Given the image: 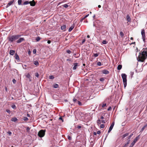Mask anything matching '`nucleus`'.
Here are the masks:
<instances>
[{
  "label": "nucleus",
  "instance_id": "f257e3e1",
  "mask_svg": "<svg viewBox=\"0 0 147 147\" xmlns=\"http://www.w3.org/2000/svg\"><path fill=\"white\" fill-rule=\"evenodd\" d=\"M147 58V48H143L139 53L137 60L138 61L143 62Z\"/></svg>",
  "mask_w": 147,
  "mask_h": 147
},
{
  "label": "nucleus",
  "instance_id": "f03ea898",
  "mask_svg": "<svg viewBox=\"0 0 147 147\" xmlns=\"http://www.w3.org/2000/svg\"><path fill=\"white\" fill-rule=\"evenodd\" d=\"M21 36V35H20L17 34L10 36L8 37L9 41L10 42H13V41L18 39Z\"/></svg>",
  "mask_w": 147,
  "mask_h": 147
},
{
  "label": "nucleus",
  "instance_id": "7ed1b4c3",
  "mask_svg": "<svg viewBox=\"0 0 147 147\" xmlns=\"http://www.w3.org/2000/svg\"><path fill=\"white\" fill-rule=\"evenodd\" d=\"M121 76L123 79L124 87V88H125L127 84V80L126 79L127 76L125 74H122Z\"/></svg>",
  "mask_w": 147,
  "mask_h": 147
},
{
  "label": "nucleus",
  "instance_id": "20e7f679",
  "mask_svg": "<svg viewBox=\"0 0 147 147\" xmlns=\"http://www.w3.org/2000/svg\"><path fill=\"white\" fill-rule=\"evenodd\" d=\"M46 131L45 129L40 130L38 133V136L40 138L44 137Z\"/></svg>",
  "mask_w": 147,
  "mask_h": 147
},
{
  "label": "nucleus",
  "instance_id": "39448f33",
  "mask_svg": "<svg viewBox=\"0 0 147 147\" xmlns=\"http://www.w3.org/2000/svg\"><path fill=\"white\" fill-rule=\"evenodd\" d=\"M141 34L142 36V38L144 42H145L146 36L145 30L144 29H142V30Z\"/></svg>",
  "mask_w": 147,
  "mask_h": 147
},
{
  "label": "nucleus",
  "instance_id": "423d86ee",
  "mask_svg": "<svg viewBox=\"0 0 147 147\" xmlns=\"http://www.w3.org/2000/svg\"><path fill=\"white\" fill-rule=\"evenodd\" d=\"M114 125V122H113L111 124V125L109 128V129L108 131V133H109L111 131L112 129L113 128V127Z\"/></svg>",
  "mask_w": 147,
  "mask_h": 147
},
{
  "label": "nucleus",
  "instance_id": "0eeeda50",
  "mask_svg": "<svg viewBox=\"0 0 147 147\" xmlns=\"http://www.w3.org/2000/svg\"><path fill=\"white\" fill-rule=\"evenodd\" d=\"M14 1H15V0H12V1H11L9 3H8L6 7V8H7L9 6L13 4V2Z\"/></svg>",
  "mask_w": 147,
  "mask_h": 147
},
{
  "label": "nucleus",
  "instance_id": "6e6552de",
  "mask_svg": "<svg viewBox=\"0 0 147 147\" xmlns=\"http://www.w3.org/2000/svg\"><path fill=\"white\" fill-rule=\"evenodd\" d=\"M25 39L23 38H20L17 41V42L18 43H20L21 42H22L24 41Z\"/></svg>",
  "mask_w": 147,
  "mask_h": 147
},
{
  "label": "nucleus",
  "instance_id": "1a4fd4ad",
  "mask_svg": "<svg viewBox=\"0 0 147 147\" xmlns=\"http://www.w3.org/2000/svg\"><path fill=\"white\" fill-rule=\"evenodd\" d=\"M29 3L31 6H34L36 5V3L34 0H33L32 1H30Z\"/></svg>",
  "mask_w": 147,
  "mask_h": 147
},
{
  "label": "nucleus",
  "instance_id": "9d476101",
  "mask_svg": "<svg viewBox=\"0 0 147 147\" xmlns=\"http://www.w3.org/2000/svg\"><path fill=\"white\" fill-rule=\"evenodd\" d=\"M140 135H138V136L136 137L135 139L133 141L135 144L137 142V141L139 140L140 138Z\"/></svg>",
  "mask_w": 147,
  "mask_h": 147
},
{
  "label": "nucleus",
  "instance_id": "9b49d317",
  "mask_svg": "<svg viewBox=\"0 0 147 147\" xmlns=\"http://www.w3.org/2000/svg\"><path fill=\"white\" fill-rule=\"evenodd\" d=\"M79 66L78 63H75L74 64V66L73 67V69L74 70H75L77 68V66Z\"/></svg>",
  "mask_w": 147,
  "mask_h": 147
},
{
  "label": "nucleus",
  "instance_id": "f8f14e48",
  "mask_svg": "<svg viewBox=\"0 0 147 147\" xmlns=\"http://www.w3.org/2000/svg\"><path fill=\"white\" fill-rule=\"evenodd\" d=\"M102 72L105 74H107L109 73V71H108L105 69L102 70Z\"/></svg>",
  "mask_w": 147,
  "mask_h": 147
},
{
  "label": "nucleus",
  "instance_id": "ddd939ff",
  "mask_svg": "<svg viewBox=\"0 0 147 147\" xmlns=\"http://www.w3.org/2000/svg\"><path fill=\"white\" fill-rule=\"evenodd\" d=\"M74 24H73L69 28L68 30V31L69 32L71 31L74 29Z\"/></svg>",
  "mask_w": 147,
  "mask_h": 147
},
{
  "label": "nucleus",
  "instance_id": "4468645a",
  "mask_svg": "<svg viewBox=\"0 0 147 147\" xmlns=\"http://www.w3.org/2000/svg\"><path fill=\"white\" fill-rule=\"evenodd\" d=\"M26 77L29 78V80L30 81H31V77L30 74L29 73H28L26 75Z\"/></svg>",
  "mask_w": 147,
  "mask_h": 147
},
{
  "label": "nucleus",
  "instance_id": "2eb2a0df",
  "mask_svg": "<svg viewBox=\"0 0 147 147\" xmlns=\"http://www.w3.org/2000/svg\"><path fill=\"white\" fill-rule=\"evenodd\" d=\"M126 19L128 22H131V18L129 15H127Z\"/></svg>",
  "mask_w": 147,
  "mask_h": 147
},
{
  "label": "nucleus",
  "instance_id": "dca6fc26",
  "mask_svg": "<svg viewBox=\"0 0 147 147\" xmlns=\"http://www.w3.org/2000/svg\"><path fill=\"white\" fill-rule=\"evenodd\" d=\"M14 57H15V59L18 61H19V56L18 55L17 53H16Z\"/></svg>",
  "mask_w": 147,
  "mask_h": 147
},
{
  "label": "nucleus",
  "instance_id": "f3484780",
  "mask_svg": "<svg viewBox=\"0 0 147 147\" xmlns=\"http://www.w3.org/2000/svg\"><path fill=\"white\" fill-rule=\"evenodd\" d=\"M15 53V51L12 50H11L10 51L9 54L10 55H13Z\"/></svg>",
  "mask_w": 147,
  "mask_h": 147
},
{
  "label": "nucleus",
  "instance_id": "a211bd4d",
  "mask_svg": "<svg viewBox=\"0 0 147 147\" xmlns=\"http://www.w3.org/2000/svg\"><path fill=\"white\" fill-rule=\"evenodd\" d=\"M53 87L55 88H59V86L57 84H55L53 85Z\"/></svg>",
  "mask_w": 147,
  "mask_h": 147
},
{
  "label": "nucleus",
  "instance_id": "6ab92c4d",
  "mask_svg": "<svg viewBox=\"0 0 147 147\" xmlns=\"http://www.w3.org/2000/svg\"><path fill=\"white\" fill-rule=\"evenodd\" d=\"M34 63L36 66H38L39 65V63L37 61H34Z\"/></svg>",
  "mask_w": 147,
  "mask_h": 147
},
{
  "label": "nucleus",
  "instance_id": "aec40b11",
  "mask_svg": "<svg viewBox=\"0 0 147 147\" xmlns=\"http://www.w3.org/2000/svg\"><path fill=\"white\" fill-rule=\"evenodd\" d=\"M66 28V25H63L61 27V30H63L64 31L65 30Z\"/></svg>",
  "mask_w": 147,
  "mask_h": 147
},
{
  "label": "nucleus",
  "instance_id": "412c9836",
  "mask_svg": "<svg viewBox=\"0 0 147 147\" xmlns=\"http://www.w3.org/2000/svg\"><path fill=\"white\" fill-rule=\"evenodd\" d=\"M130 142V140H129L125 144L123 147H126L128 145L129 143Z\"/></svg>",
  "mask_w": 147,
  "mask_h": 147
},
{
  "label": "nucleus",
  "instance_id": "4be33fe9",
  "mask_svg": "<svg viewBox=\"0 0 147 147\" xmlns=\"http://www.w3.org/2000/svg\"><path fill=\"white\" fill-rule=\"evenodd\" d=\"M122 67V65H119L117 66V69L118 70H120L121 69Z\"/></svg>",
  "mask_w": 147,
  "mask_h": 147
},
{
  "label": "nucleus",
  "instance_id": "5701e85b",
  "mask_svg": "<svg viewBox=\"0 0 147 147\" xmlns=\"http://www.w3.org/2000/svg\"><path fill=\"white\" fill-rule=\"evenodd\" d=\"M147 126V124L145 125L142 128L141 131H142L145 129V128Z\"/></svg>",
  "mask_w": 147,
  "mask_h": 147
},
{
  "label": "nucleus",
  "instance_id": "b1692460",
  "mask_svg": "<svg viewBox=\"0 0 147 147\" xmlns=\"http://www.w3.org/2000/svg\"><path fill=\"white\" fill-rule=\"evenodd\" d=\"M17 119L16 117H13L12 118L11 120L15 122L17 121Z\"/></svg>",
  "mask_w": 147,
  "mask_h": 147
},
{
  "label": "nucleus",
  "instance_id": "393cba45",
  "mask_svg": "<svg viewBox=\"0 0 147 147\" xmlns=\"http://www.w3.org/2000/svg\"><path fill=\"white\" fill-rule=\"evenodd\" d=\"M128 135H129V134L128 133H126V134H124L122 136V138H124L125 137L127 136Z\"/></svg>",
  "mask_w": 147,
  "mask_h": 147
},
{
  "label": "nucleus",
  "instance_id": "a878e982",
  "mask_svg": "<svg viewBox=\"0 0 147 147\" xmlns=\"http://www.w3.org/2000/svg\"><path fill=\"white\" fill-rule=\"evenodd\" d=\"M41 38L39 36H37L36 37V41H39L40 39Z\"/></svg>",
  "mask_w": 147,
  "mask_h": 147
},
{
  "label": "nucleus",
  "instance_id": "bb28decb",
  "mask_svg": "<svg viewBox=\"0 0 147 147\" xmlns=\"http://www.w3.org/2000/svg\"><path fill=\"white\" fill-rule=\"evenodd\" d=\"M120 35L121 37H123L124 36V34L122 31H121L120 32Z\"/></svg>",
  "mask_w": 147,
  "mask_h": 147
},
{
  "label": "nucleus",
  "instance_id": "cd10ccee",
  "mask_svg": "<svg viewBox=\"0 0 147 147\" xmlns=\"http://www.w3.org/2000/svg\"><path fill=\"white\" fill-rule=\"evenodd\" d=\"M29 3V2L28 1H26L24 3L23 5H26L28 4Z\"/></svg>",
  "mask_w": 147,
  "mask_h": 147
},
{
  "label": "nucleus",
  "instance_id": "c85d7f7f",
  "mask_svg": "<svg viewBox=\"0 0 147 147\" xmlns=\"http://www.w3.org/2000/svg\"><path fill=\"white\" fill-rule=\"evenodd\" d=\"M99 53H94L93 54V56L94 57H97L98 56V55H99Z\"/></svg>",
  "mask_w": 147,
  "mask_h": 147
},
{
  "label": "nucleus",
  "instance_id": "c756f323",
  "mask_svg": "<svg viewBox=\"0 0 147 147\" xmlns=\"http://www.w3.org/2000/svg\"><path fill=\"white\" fill-rule=\"evenodd\" d=\"M107 106V104L106 103H103L102 105V108H104L105 107H106Z\"/></svg>",
  "mask_w": 147,
  "mask_h": 147
},
{
  "label": "nucleus",
  "instance_id": "7c9ffc66",
  "mask_svg": "<svg viewBox=\"0 0 147 147\" xmlns=\"http://www.w3.org/2000/svg\"><path fill=\"white\" fill-rule=\"evenodd\" d=\"M135 143L132 142L130 146L129 147H133L134 145L135 144Z\"/></svg>",
  "mask_w": 147,
  "mask_h": 147
},
{
  "label": "nucleus",
  "instance_id": "2f4dec72",
  "mask_svg": "<svg viewBox=\"0 0 147 147\" xmlns=\"http://www.w3.org/2000/svg\"><path fill=\"white\" fill-rule=\"evenodd\" d=\"M22 0H18V3L19 5H20L21 4Z\"/></svg>",
  "mask_w": 147,
  "mask_h": 147
},
{
  "label": "nucleus",
  "instance_id": "473e14b6",
  "mask_svg": "<svg viewBox=\"0 0 147 147\" xmlns=\"http://www.w3.org/2000/svg\"><path fill=\"white\" fill-rule=\"evenodd\" d=\"M23 119L25 121H27L28 119L27 117H24Z\"/></svg>",
  "mask_w": 147,
  "mask_h": 147
},
{
  "label": "nucleus",
  "instance_id": "72a5a7b5",
  "mask_svg": "<svg viewBox=\"0 0 147 147\" xmlns=\"http://www.w3.org/2000/svg\"><path fill=\"white\" fill-rule=\"evenodd\" d=\"M54 78L53 76H49V78L50 79H53Z\"/></svg>",
  "mask_w": 147,
  "mask_h": 147
},
{
  "label": "nucleus",
  "instance_id": "f704fd0d",
  "mask_svg": "<svg viewBox=\"0 0 147 147\" xmlns=\"http://www.w3.org/2000/svg\"><path fill=\"white\" fill-rule=\"evenodd\" d=\"M97 123L98 124H99L101 123V121L100 119H98L97 121Z\"/></svg>",
  "mask_w": 147,
  "mask_h": 147
},
{
  "label": "nucleus",
  "instance_id": "c9c22d12",
  "mask_svg": "<svg viewBox=\"0 0 147 147\" xmlns=\"http://www.w3.org/2000/svg\"><path fill=\"white\" fill-rule=\"evenodd\" d=\"M35 76L37 78H39V74L38 73H36L35 74Z\"/></svg>",
  "mask_w": 147,
  "mask_h": 147
},
{
  "label": "nucleus",
  "instance_id": "e433bc0d",
  "mask_svg": "<svg viewBox=\"0 0 147 147\" xmlns=\"http://www.w3.org/2000/svg\"><path fill=\"white\" fill-rule=\"evenodd\" d=\"M99 80L100 81L103 82L105 80V79L104 78H101Z\"/></svg>",
  "mask_w": 147,
  "mask_h": 147
},
{
  "label": "nucleus",
  "instance_id": "4c0bfd02",
  "mask_svg": "<svg viewBox=\"0 0 147 147\" xmlns=\"http://www.w3.org/2000/svg\"><path fill=\"white\" fill-rule=\"evenodd\" d=\"M62 6L65 8H67V7H69V5H68L67 4H65L63 5Z\"/></svg>",
  "mask_w": 147,
  "mask_h": 147
},
{
  "label": "nucleus",
  "instance_id": "58836bf2",
  "mask_svg": "<svg viewBox=\"0 0 147 147\" xmlns=\"http://www.w3.org/2000/svg\"><path fill=\"white\" fill-rule=\"evenodd\" d=\"M102 43L103 44H106L107 43V42L106 40H104L103 41Z\"/></svg>",
  "mask_w": 147,
  "mask_h": 147
},
{
  "label": "nucleus",
  "instance_id": "ea45409f",
  "mask_svg": "<svg viewBox=\"0 0 147 147\" xmlns=\"http://www.w3.org/2000/svg\"><path fill=\"white\" fill-rule=\"evenodd\" d=\"M73 102L75 103V102H77L78 101L76 99V98H74L73 99Z\"/></svg>",
  "mask_w": 147,
  "mask_h": 147
},
{
  "label": "nucleus",
  "instance_id": "a19ab883",
  "mask_svg": "<svg viewBox=\"0 0 147 147\" xmlns=\"http://www.w3.org/2000/svg\"><path fill=\"white\" fill-rule=\"evenodd\" d=\"M133 134H131L130 135H129L128 137V139L130 140V139L131 138V137L133 136Z\"/></svg>",
  "mask_w": 147,
  "mask_h": 147
},
{
  "label": "nucleus",
  "instance_id": "79ce46f5",
  "mask_svg": "<svg viewBox=\"0 0 147 147\" xmlns=\"http://www.w3.org/2000/svg\"><path fill=\"white\" fill-rule=\"evenodd\" d=\"M67 138L69 140H71V138L69 136H67Z\"/></svg>",
  "mask_w": 147,
  "mask_h": 147
},
{
  "label": "nucleus",
  "instance_id": "37998d69",
  "mask_svg": "<svg viewBox=\"0 0 147 147\" xmlns=\"http://www.w3.org/2000/svg\"><path fill=\"white\" fill-rule=\"evenodd\" d=\"M97 65L98 66H100L101 65V63L100 62H98L97 63Z\"/></svg>",
  "mask_w": 147,
  "mask_h": 147
},
{
  "label": "nucleus",
  "instance_id": "c03bdc74",
  "mask_svg": "<svg viewBox=\"0 0 147 147\" xmlns=\"http://www.w3.org/2000/svg\"><path fill=\"white\" fill-rule=\"evenodd\" d=\"M30 129L29 127H27L26 128V130L27 132H29Z\"/></svg>",
  "mask_w": 147,
  "mask_h": 147
},
{
  "label": "nucleus",
  "instance_id": "a18cd8bd",
  "mask_svg": "<svg viewBox=\"0 0 147 147\" xmlns=\"http://www.w3.org/2000/svg\"><path fill=\"white\" fill-rule=\"evenodd\" d=\"M104 127H105V125L103 124H102L100 125V127L101 128H103Z\"/></svg>",
  "mask_w": 147,
  "mask_h": 147
},
{
  "label": "nucleus",
  "instance_id": "49530a36",
  "mask_svg": "<svg viewBox=\"0 0 147 147\" xmlns=\"http://www.w3.org/2000/svg\"><path fill=\"white\" fill-rule=\"evenodd\" d=\"M85 41H86V40H85V39H83V40L82 41V45L83 44V43L85 42Z\"/></svg>",
  "mask_w": 147,
  "mask_h": 147
},
{
  "label": "nucleus",
  "instance_id": "de8ad7c7",
  "mask_svg": "<svg viewBox=\"0 0 147 147\" xmlns=\"http://www.w3.org/2000/svg\"><path fill=\"white\" fill-rule=\"evenodd\" d=\"M66 52L68 54H70L71 53V51L69 50H67L66 51Z\"/></svg>",
  "mask_w": 147,
  "mask_h": 147
},
{
  "label": "nucleus",
  "instance_id": "09e8293b",
  "mask_svg": "<svg viewBox=\"0 0 147 147\" xmlns=\"http://www.w3.org/2000/svg\"><path fill=\"white\" fill-rule=\"evenodd\" d=\"M77 102H78V105H82V103L81 102H80V101H77Z\"/></svg>",
  "mask_w": 147,
  "mask_h": 147
},
{
  "label": "nucleus",
  "instance_id": "8fccbe9b",
  "mask_svg": "<svg viewBox=\"0 0 147 147\" xmlns=\"http://www.w3.org/2000/svg\"><path fill=\"white\" fill-rule=\"evenodd\" d=\"M11 107L13 108L14 109H15L16 108V106L15 105H13Z\"/></svg>",
  "mask_w": 147,
  "mask_h": 147
},
{
  "label": "nucleus",
  "instance_id": "3c124183",
  "mask_svg": "<svg viewBox=\"0 0 147 147\" xmlns=\"http://www.w3.org/2000/svg\"><path fill=\"white\" fill-rule=\"evenodd\" d=\"M12 81L14 84H15L16 82V81L15 79H13V80Z\"/></svg>",
  "mask_w": 147,
  "mask_h": 147
},
{
  "label": "nucleus",
  "instance_id": "603ef678",
  "mask_svg": "<svg viewBox=\"0 0 147 147\" xmlns=\"http://www.w3.org/2000/svg\"><path fill=\"white\" fill-rule=\"evenodd\" d=\"M132 44H134V45L135 46V45H136V42H132L130 44V45H131Z\"/></svg>",
  "mask_w": 147,
  "mask_h": 147
},
{
  "label": "nucleus",
  "instance_id": "864d4df0",
  "mask_svg": "<svg viewBox=\"0 0 147 147\" xmlns=\"http://www.w3.org/2000/svg\"><path fill=\"white\" fill-rule=\"evenodd\" d=\"M111 107H109L107 109L108 111H111Z\"/></svg>",
  "mask_w": 147,
  "mask_h": 147
},
{
  "label": "nucleus",
  "instance_id": "5fc2aeb1",
  "mask_svg": "<svg viewBox=\"0 0 147 147\" xmlns=\"http://www.w3.org/2000/svg\"><path fill=\"white\" fill-rule=\"evenodd\" d=\"M77 128L78 129H80L81 128V126L80 125H78L77 126Z\"/></svg>",
  "mask_w": 147,
  "mask_h": 147
},
{
  "label": "nucleus",
  "instance_id": "6e6d98bb",
  "mask_svg": "<svg viewBox=\"0 0 147 147\" xmlns=\"http://www.w3.org/2000/svg\"><path fill=\"white\" fill-rule=\"evenodd\" d=\"M36 52V49H34L33 51V53L34 54H35Z\"/></svg>",
  "mask_w": 147,
  "mask_h": 147
},
{
  "label": "nucleus",
  "instance_id": "4d7b16f0",
  "mask_svg": "<svg viewBox=\"0 0 147 147\" xmlns=\"http://www.w3.org/2000/svg\"><path fill=\"white\" fill-rule=\"evenodd\" d=\"M7 133L9 135H11V132L10 131H8Z\"/></svg>",
  "mask_w": 147,
  "mask_h": 147
},
{
  "label": "nucleus",
  "instance_id": "13d9d810",
  "mask_svg": "<svg viewBox=\"0 0 147 147\" xmlns=\"http://www.w3.org/2000/svg\"><path fill=\"white\" fill-rule=\"evenodd\" d=\"M101 132L100 131H98L97 132V134H99Z\"/></svg>",
  "mask_w": 147,
  "mask_h": 147
},
{
  "label": "nucleus",
  "instance_id": "bf43d9fd",
  "mask_svg": "<svg viewBox=\"0 0 147 147\" xmlns=\"http://www.w3.org/2000/svg\"><path fill=\"white\" fill-rule=\"evenodd\" d=\"M5 90L6 92H7V89L6 86H5Z\"/></svg>",
  "mask_w": 147,
  "mask_h": 147
},
{
  "label": "nucleus",
  "instance_id": "052dcab7",
  "mask_svg": "<svg viewBox=\"0 0 147 147\" xmlns=\"http://www.w3.org/2000/svg\"><path fill=\"white\" fill-rule=\"evenodd\" d=\"M51 43V41L50 40H48V41H47V43L48 44H50Z\"/></svg>",
  "mask_w": 147,
  "mask_h": 147
},
{
  "label": "nucleus",
  "instance_id": "680f3d73",
  "mask_svg": "<svg viewBox=\"0 0 147 147\" xmlns=\"http://www.w3.org/2000/svg\"><path fill=\"white\" fill-rule=\"evenodd\" d=\"M6 111L9 113L10 112V111L8 109L6 110Z\"/></svg>",
  "mask_w": 147,
  "mask_h": 147
},
{
  "label": "nucleus",
  "instance_id": "e2e57ef3",
  "mask_svg": "<svg viewBox=\"0 0 147 147\" xmlns=\"http://www.w3.org/2000/svg\"><path fill=\"white\" fill-rule=\"evenodd\" d=\"M85 18H84V17L82 19H81V21H83Z\"/></svg>",
  "mask_w": 147,
  "mask_h": 147
},
{
  "label": "nucleus",
  "instance_id": "0e129e2a",
  "mask_svg": "<svg viewBox=\"0 0 147 147\" xmlns=\"http://www.w3.org/2000/svg\"><path fill=\"white\" fill-rule=\"evenodd\" d=\"M89 15V14H88L87 15H86L85 16H84V18H86L87 17H88Z\"/></svg>",
  "mask_w": 147,
  "mask_h": 147
},
{
  "label": "nucleus",
  "instance_id": "69168bd1",
  "mask_svg": "<svg viewBox=\"0 0 147 147\" xmlns=\"http://www.w3.org/2000/svg\"><path fill=\"white\" fill-rule=\"evenodd\" d=\"M101 122H102V123H105V120H102L101 121Z\"/></svg>",
  "mask_w": 147,
  "mask_h": 147
},
{
  "label": "nucleus",
  "instance_id": "338daca9",
  "mask_svg": "<svg viewBox=\"0 0 147 147\" xmlns=\"http://www.w3.org/2000/svg\"><path fill=\"white\" fill-rule=\"evenodd\" d=\"M104 117H103V116H101V119H104Z\"/></svg>",
  "mask_w": 147,
  "mask_h": 147
},
{
  "label": "nucleus",
  "instance_id": "774afa93",
  "mask_svg": "<svg viewBox=\"0 0 147 147\" xmlns=\"http://www.w3.org/2000/svg\"><path fill=\"white\" fill-rule=\"evenodd\" d=\"M96 134H97V133L96 132H94L93 133V134L94 135H96Z\"/></svg>",
  "mask_w": 147,
  "mask_h": 147
}]
</instances>
